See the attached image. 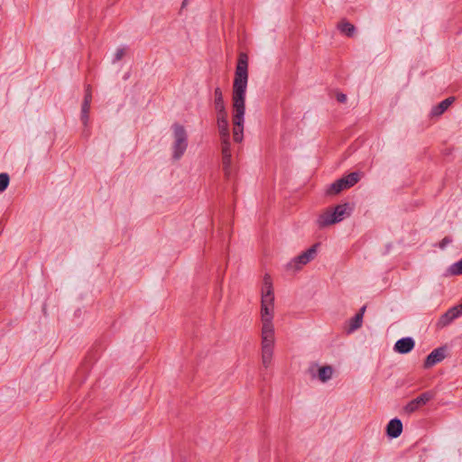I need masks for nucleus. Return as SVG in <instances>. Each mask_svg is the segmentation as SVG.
<instances>
[{
	"instance_id": "obj_17",
	"label": "nucleus",
	"mask_w": 462,
	"mask_h": 462,
	"mask_svg": "<svg viewBox=\"0 0 462 462\" xmlns=\"http://www.w3.org/2000/svg\"><path fill=\"white\" fill-rule=\"evenodd\" d=\"M347 204H341L337 205L334 208H332V213L334 215L335 223H338L342 221L346 215H349L347 213Z\"/></svg>"
},
{
	"instance_id": "obj_32",
	"label": "nucleus",
	"mask_w": 462,
	"mask_h": 462,
	"mask_svg": "<svg viewBox=\"0 0 462 462\" xmlns=\"http://www.w3.org/2000/svg\"><path fill=\"white\" fill-rule=\"evenodd\" d=\"M453 309H457V317L462 315V303L460 305L452 307Z\"/></svg>"
},
{
	"instance_id": "obj_14",
	"label": "nucleus",
	"mask_w": 462,
	"mask_h": 462,
	"mask_svg": "<svg viewBox=\"0 0 462 462\" xmlns=\"http://www.w3.org/2000/svg\"><path fill=\"white\" fill-rule=\"evenodd\" d=\"M457 318H458L457 309L450 308L439 318L438 321V327L444 328L450 324Z\"/></svg>"
},
{
	"instance_id": "obj_7",
	"label": "nucleus",
	"mask_w": 462,
	"mask_h": 462,
	"mask_svg": "<svg viewBox=\"0 0 462 462\" xmlns=\"http://www.w3.org/2000/svg\"><path fill=\"white\" fill-rule=\"evenodd\" d=\"M227 112L217 113V123L220 137L230 138Z\"/></svg>"
},
{
	"instance_id": "obj_5",
	"label": "nucleus",
	"mask_w": 462,
	"mask_h": 462,
	"mask_svg": "<svg viewBox=\"0 0 462 462\" xmlns=\"http://www.w3.org/2000/svg\"><path fill=\"white\" fill-rule=\"evenodd\" d=\"M261 305H274L272 278L269 274H265L263 277Z\"/></svg>"
},
{
	"instance_id": "obj_20",
	"label": "nucleus",
	"mask_w": 462,
	"mask_h": 462,
	"mask_svg": "<svg viewBox=\"0 0 462 462\" xmlns=\"http://www.w3.org/2000/svg\"><path fill=\"white\" fill-rule=\"evenodd\" d=\"M332 374L333 368L330 365H325L319 369V379L323 383L328 381L332 377Z\"/></svg>"
},
{
	"instance_id": "obj_1",
	"label": "nucleus",
	"mask_w": 462,
	"mask_h": 462,
	"mask_svg": "<svg viewBox=\"0 0 462 462\" xmlns=\"http://www.w3.org/2000/svg\"><path fill=\"white\" fill-rule=\"evenodd\" d=\"M248 79V56L240 52L236 63L233 84V138L240 143L244 137V116L245 112V92Z\"/></svg>"
},
{
	"instance_id": "obj_8",
	"label": "nucleus",
	"mask_w": 462,
	"mask_h": 462,
	"mask_svg": "<svg viewBox=\"0 0 462 462\" xmlns=\"http://www.w3.org/2000/svg\"><path fill=\"white\" fill-rule=\"evenodd\" d=\"M415 342L411 337H403L396 341L394 351L400 354H408L414 347Z\"/></svg>"
},
{
	"instance_id": "obj_22",
	"label": "nucleus",
	"mask_w": 462,
	"mask_h": 462,
	"mask_svg": "<svg viewBox=\"0 0 462 462\" xmlns=\"http://www.w3.org/2000/svg\"><path fill=\"white\" fill-rule=\"evenodd\" d=\"M342 179L344 180L345 187L346 189H349L358 182L360 177L357 172H351L348 175L343 177Z\"/></svg>"
},
{
	"instance_id": "obj_13",
	"label": "nucleus",
	"mask_w": 462,
	"mask_h": 462,
	"mask_svg": "<svg viewBox=\"0 0 462 462\" xmlns=\"http://www.w3.org/2000/svg\"><path fill=\"white\" fill-rule=\"evenodd\" d=\"M455 98L450 97L443 101H441L437 106H433L430 112L431 116H441L448 107L449 106L454 102Z\"/></svg>"
},
{
	"instance_id": "obj_16",
	"label": "nucleus",
	"mask_w": 462,
	"mask_h": 462,
	"mask_svg": "<svg viewBox=\"0 0 462 462\" xmlns=\"http://www.w3.org/2000/svg\"><path fill=\"white\" fill-rule=\"evenodd\" d=\"M214 106L217 113L225 112L226 106L223 99V94L220 88H216L214 91Z\"/></svg>"
},
{
	"instance_id": "obj_12",
	"label": "nucleus",
	"mask_w": 462,
	"mask_h": 462,
	"mask_svg": "<svg viewBox=\"0 0 462 462\" xmlns=\"http://www.w3.org/2000/svg\"><path fill=\"white\" fill-rule=\"evenodd\" d=\"M366 306H363L359 311L349 320V327L347 333H352L355 330L362 327L364 314L365 312Z\"/></svg>"
},
{
	"instance_id": "obj_23",
	"label": "nucleus",
	"mask_w": 462,
	"mask_h": 462,
	"mask_svg": "<svg viewBox=\"0 0 462 462\" xmlns=\"http://www.w3.org/2000/svg\"><path fill=\"white\" fill-rule=\"evenodd\" d=\"M89 110H90V104L88 103H82L81 106V116L80 119L83 123V125L86 126L88 123L89 119Z\"/></svg>"
},
{
	"instance_id": "obj_9",
	"label": "nucleus",
	"mask_w": 462,
	"mask_h": 462,
	"mask_svg": "<svg viewBox=\"0 0 462 462\" xmlns=\"http://www.w3.org/2000/svg\"><path fill=\"white\" fill-rule=\"evenodd\" d=\"M262 347L274 346V328L262 327Z\"/></svg>"
},
{
	"instance_id": "obj_6",
	"label": "nucleus",
	"mask_w": 462,
	"mask_h": 462,
	"mask_svg": "<svg viewBox=\"0 0 462 462\" xmlns=\"http://www.w3.org/2000/svg\"><path fill=\"white\" fill-rule=\"evenodd\" d=\"M447 355V346H439L435 348L425 359L424 368H430L436 364L441 362Z\"/></svg>"
},
{
	"instance_id": "obj_28",
	"label": "nucleus",
	"mask_w": 462,
	"mask_h": 462,
	"mask_svg": "<svg viewBox=\"0 0 462 462\" xmlns=\"http://www.w3.org/2000/svg\"><path fill=\"white\" fill-rule=\"evenodd\" d=\"M91 101H92L91 87H90V85H88V86L86 87V90H85V97H84V100H83V102H84V103L91 104Z\"/></svg>"
},
{
	"instance_id": "obj_18",
	"label": "nucleus",
	"mask_w": 462,
	"mask_h": 462,
	"mask_svg": "<svg viewBox=\"0 0 462 462\" xmlns=\"http://www.w3.org/2000/svg\"><path fill=\"white\" fill-rule=\"evenodd\" d=\"M337 29L342 32L343 34L352 37L356 32V27L354 24L350 23L346 20H342L337 23Z\"/></svg>"
},
{
	"instance_id": "obj_3",
	"label": "nucleus",
	"mask_w": 462,
	"mask_h": 462,
	"mask_svg": "<svg viewBox=\"0 0 462 462\" xmlns=\"http://www.w3.org/2000/svg\"><path fill=\"white\" fill-rule=\"evenodd\" d=\"M319 245V244H314L307 251L296 256L290 263H288V268L300 270L303 265L310 263L316 256Z\"/></svg>"
},
{
	"instance_id": "obj_10",
	"label": "nucleus",
	"mask_w": 462,
	"mask_h": 462,
	"mask_svg": "<svg viewBox=\"0 0 462 462\" xmlns=\"http://www.w3.org/2000/svg\"><path fill=\"white\" fill-rule=\"evenodd\" d=\"M274 305H261V319L263 327H273V308Z\"/></svg>"
},
{
	"instance_id": "obj_2",
	"label": "nucleus",
	"mask_w": 462,
	"mask_h": 462,
	"mask_svg": "<svg viewBox=\"0 0 462 462\" xmlns=\"http://www.w3.org/2000/svg\"><path fill=\"white\" fill-rule=\"evenodd\" d=\"M172 129L174 136V143L172 145V157L174 160H179L184 154L188 146L187 133L185 128L179 124H174L172 125Z\"/></svg>"
},
{
	"instance_id": "obj_11",
	"label": "nucleus",
	"mask_w": 462,
	"mask_h": 462,
	"mask_svg": "<svg viewBox=\"0 0 462 462\" xmlns=\"http://www.w3.org/2000/svg\"><path fill=\"white\" fill-rule=\"evenodd\" d=\"M402 432V423L401 420L395 418L389 421L386 427V433L391 438H398Z\"/></svg>"
},
{
	"instance_id": "obj_4",
	"label": "nucleus",
	"mask_w": 462,
	"mask_h": 462,
	"mask_svg": "<svg viewBox=\"0 0 462 462\" xmlns=\"http://www.w3.org/2000/svg\"><path fill=\"white\" fill-rule=\"evenodd\" d=\"M434 398V393L430 391L424 392L415 399L409 402L404 407L406 413H412L416 411L420 407L425 405L428 402Z\"/></svg>"
},
{
	"instance_id": "obj_25",
	"label": "nucleus",
	"mask_w": 462,
	"mask_h": 462,
	"mask_svg": "<svg viewBox=\"0 0 462 462\" xmlns=\"http://www.w3.org/2000/svg\"><path fill=\"white\" fill-rule=\"evenodd\" d=\"M448 272L451 275H460L462 274V259L458 262L453 263L449 269Z\"/></svg>"
},
{
	"instance_id": "obj_31",
	"label": "nucleus",
	"mask_w": 462,
	"mask_h": 462,
	"mask_svg": "<svg viewBox=\"0 0 462 462\" xmlns=\"http://www.w3.org/2000/svg\"><path fill=\"white\" fill-rule=\"evenodd\" d=\"M451 240L448 237H444L440 243V246L444 247L447 244L450 243Z\"/></svg>"
},
{
	"instance_id": "obj_30",
	"label": "nucleus",
	"mask_w": 462,
	"mask_h": 462,
	"mask_svg": "<svg viewBox=\"0 0 462 462\" xmlns=\"http://www.w3.org/2000/svg\"><path fill=\"white\" fill-rule=\"evenodd\" d=\"M336 98L339 103H346V96L343 93H337Z\"/></svg>"
},
{
	"instance_id": "obj_24",
	"label": "nucleus",
	"mask_w": 462,
	"mask_h": 462,
	"mask_svg": "<svg viewBox=\"0 0 462 462\" xmlns=\"http://www.w3.org/2000/svg\"><path fill=\"white\" fill-rule=\"evenodd\" d=\"M231 156V153L222 154L223 170L226 177L230 174Z\"/></svg>"
},
{
	"instance_id": "obj_26",
	"label": "nucleus",
	"mask_w": 462,
	"mask_h": 462,
	"mask_svg": "<svg viewBox=\"0 0 462 462\" xmlns=\"http://www.w3.org/2000/svg\"><path fill=\"white\" fill-rule=\"evenodd\" d=\"M9 175L7 173H0V192L5 191L9 185Z\"/></svg>"
},
{
	"instance_id": "obj_19",
	"label": "nucleus",
	"mask_w": 462,
	"mask_h": 462,
	"mask_svg": "<svg viewBox=\"0 0 462 462\" xmlns=\"http://www.w3.org/2000/svg\"><path fill=\"white\" fill-rule=\"evenodd\" d=\"M346 189V188L345 187L344 180L341 178L329 185L327 189V194L330 196L337 195Z\"/></svg>"
},
{
	"instance_id": "obj_27",
	"label": "nucleus",
	"mask_w": 462,
	"mask_h": 462,
	"mask_svg": "<svg viewBox=\"0 0 462 462\" xmlns=\"http://www.w3.org/2000/svg\"><path fill=\"white\" fill-rule=\"evenodd\" d=\"M222 144V154L231 153L229 138L220 137Z\"/></svg>"
},
{
	"instance_id": "obj_21",
	"label": "nucleus",
	"mask_w": 462,
	"mask_h": 462,
	"mask_svg": "<svg viewBox=\"0 0 462 462\" xmlns=\"http://www.w3.org/2000/svg\"><path fill=\"white\" fill-rule=\"evenodd\" d=\"M273 347H262V362L265 367H268L272 362Z\"/></svg>"
},
{
	"instance_id": "obj_15",
	"label": "nucleus",
	"mask_w": 462,
	"mask_h": 462,
	"mask_svg": "<svg viewBox=\"0 0 462 462\" xmlns=\"http://www.w3.org/2000/svg\"><path fill=\"white\" fill-rule=\"evenodd\" d=\"M318 224L319 227H325L336 224L334 215L332 213V208L327 209L323 214H321L319 217Z\"/></svg>"
},
{
	"instance_id": "obj_33",
	"label": "nucleus",
	"mask_w": 462,
	"mask_h": 462,
	"mask_svg": "<svg viewBox=\"0 0 462 462\" xmlns=\"http://www.w3.org/2000/svg\"><path fill=\"white\" fill-rule=\"evenodd\" d=\"M189 1L190 0H183L181 7L184 8L189 4Z\"/></svg>"
},
{
	"instance_id": "obj_29",
	"label": "nucleus",
	"mask_w": 462,
	"mask_h": 462,
	"mask_svg": "<svg viewBox=\"0 0 462 462\" xmlns=\"http://www.w3.org/2000/svg\"><path fill=\"white\" fill-rule=\"evenodd\" d=\"M125 55V50L124 49H118L116 50V52L115 54V60L114 62L120 60Z\"/></svg>"
}]
</instances>
